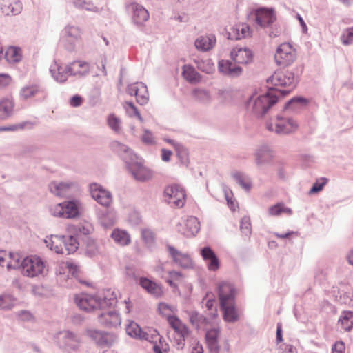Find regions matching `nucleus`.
Masks as SVG:
<instances>
[{"mask_svg":"<svg viewBox=\"0 0 353 353\" xmlns=\"http://www.w3.org/2000/svg\"><path fill=\"white\" fill-rule=\"evenodd\" d=\"M117 301L113 294L108 298H99L97 296L86 293L77 294L74 296V303L78 307L85 312H92L98 309H105L108 307L114 306Z\"/></svg>","mask_w":353,"mask_h":353,"instance_id":"1","label":"nucleus"},{"mask_svg":"<svg viewBox=\"0 0 353 353\" xmlns=\"http://www.w3.org/2000/svg\"><path fill=\"white\" fill-rule=\"evenodd\" d=\"M46 246L52 251L57 254L73 253L77 248L79 243L76 238L69 236L52 235L44 241Z\"/></svg>","mask_w":353,"mask_h":353,"instance_id":"2","label":"nucleus"},{"mask_svg":"<svg viewBox=\"0 0 353 353\" xmlns=\"http://www.w3.org/2000/svg\"><path fill=\"white\" fill-rule=\"evenodd\" d=\"M268 82L276 87L284 88V89L272 88L274 91H279V97L289 94L295 87L294 74L289 70L276 71L268 80Z\"/></svg>","mask_w":353,"mask_h":353,"instance_id":"3","label":"nucleus"},{"mask_svg":"<svg viewBox=\"0 0 353 353\" xmlns=\"http://www.w3.org/2000/svg\"><path fill=\"white\" fill-rule=\"evenodd\" d=\"M21 274L34 278L44 276L48 272V265L40 256L30 255L23 259L21 263Z\"/></svg>","mask_w":353,"mask_h":353,"instance_id":"4","label":"nucleus"},{"mask_svg":"<svg viewBox=\"0 0 353 353\" xmlns=\"http://www.w3.org/2000/svg\"><path fill=\"white\" fill-rule=\"evenodd\" d=\"M278 94H279V91L270 89L265 94L257 97H252L248 103V105L252 108L254 114L262 116L277 101L279 98Z\"/></svg>","mask_w":353,"mask_h":353,"instance_id":"5","label":"nucleus"},{"mask_svg":"<svg viewBox=\"0 0 353 353\" xmlns=\"http://www.w3.org/2000/svg\"><path fill=\"white\" fill-rule=\"evenodd\" d=\"M81 210V203L77 200H72L52 206L50 208V212L54 216L74 219L80 215Z\"/></svg>","mask_w":353,"mask_h":353,"instance_id":"6","label":"nucleus"},{"mask_svg":"<svg viewBox=\"0 0 353 353\" xmlns=\"http://www.w3.org/2000/svg\"><path fill=\"white\" fill-rule=\"evenodd\" d=\"M163 196L166 202L175 208H182L186 201L185 190L178 184H172L165 187Z\"/></svg>","mask_w":353,"mask_h":353,"instance_id":"7","label":"nucleus"},{"mask_svg":"<svg viewBox=\"0 0 353 353\" xmlns=\"http://www.w3.org/2000/svg\"><path fill=\"white\" fill-rule=\"evenodd\" d=\"M296 59V50L289 43L279 45L274 54V60L278 65L288 66Z\"/></svg>","mask_w":353,"mask_h":353,"instance_id":"8","label":"nucleus"},{"mask_svg":"<svg viewBox=\"0 0 353 353\" xmlns=\"http://www.w3.org/2000/svg\"><path fill=\"white\" fill-rule=\"evenodd\" d=\"M268 130L277 134H288L298 129V123L291 118L276 117L267 123Z\"/></svg>","mask_w":353,"mask_h":353,"instance_id":"9","label":"nucleus"},{"mask_svg":"<svg viewBox=\"0 0 353 353\" xmlns=\"http://www.w3.org/2000/svg\"><path fill=\"white\" fill-rule=\"evenodd\" d=\"M256 23L261 28L272 25L276 20V14L273 9L261 8L253 12Z\"/></svg>","mask_w":353,"mask_h":353,"instance_id":"10","label":"nucleus"},{"mask_svg":"<svg viewBox=\"0 0 353 353\" xmlns=\"http://www.w3.org/2000/svg\"><path fill=\"white\" fill-rule=\"evenodd\" d=\"M114 306L108 307L105 309H100L102 312L99 315V322L108 327H116L121 324V318L117 312L113 309Z\"/></svg>","mask_w":353,"mask_h":353,"instance_id":"11","label":"nucleus"},{"mask_svg":"<svg viewBox=\"0 0 353 353\" xmlns=\"http://www.w3.org/2000/svg\"><path fill=\"white\" fill-rule=\"evenodd\" d=\"M126 333L134 338L143 339L149 341H153L159 338V335L156 330H152L151 334L143 333L139 325L132 321H130L125 327Z\"/></svg>","mask_w":353,"mask_h":353,"instance_id":"12","label":"nucleus"},{"mask_svg":"<svg viewBox=\"0 0 353 353\" xmlns=\"http://www.w3.org/2000/svg\"><path fill=\"white\" fill-rule=\"evenodd\" d=\"M57 342L61 348L72 350L79 347L80 339L77 336L65 331L58 334Z\"/></svg>","mask_w":353,"mask_h":353,"instance_id":"13","label":"nucleus"},{"mask_svg":"<svg viewBox=\"0 0 353 353\" xmlns=\"http://www.w3.org/2000/svg\"><path fill=\"white\" fill-rule=\"evenodd\" d=\"M90 189L92 197L99 204L106 207L111 204L112 201L111 194L101 185L93 183L90 185Z\"/></svg>","mask_w":353,"mask_h":353,"instance_id":"14","label":"nucleus"},{"mask_svg":"<svg viewBox=\"0 0 353 353\" xmlns=\"http://www.w3.org/2000/svg\"><path fill=\"white\" fill-rule=\"evenodd\" d=\"M236 290L234 286L227 282H223L219 285V299L221 305L234 303Z\"/></svg>","mask_w":353,"mask_h":353,"instance_id":"15","label":"nucleus"},{"mask_svg":"<svg viewBox=\"0 0 353 353\" xmlns=\"http://www.w3.org/2000/svg\"><path fill=\"white\" fill-rule=\"evenodd\" d=\"M168 323L170 325L174 330L176 334V341L177 343L178 348H182L185 341V338L188 335L189 333L188 327L176 316L170 319Z\"/></svg>","mask_w":353,"mask_h":353,"instance_id":"16","label":"nucleus"},{"mask_svg":"<svg viewBox=\"0 0 353 353\" xmlns=\"http://www.w3.org/2000/svg\"><path fill=\"white\" fill-rule=\"evenodd\" d=\"M200 230V223L197 218L190 216L179 225L178 230L187 237L194 236Z\"/></svg>","mask_w":353,"mask_h":353,"instance_id":"17","label":"nucleus"},{"mask_svg":"<svg viewBox=\"0 0 353 353\" xmlns=\"http://www.w3.org/2000/svg\"><path fill=\"white\" fill-rule=\"evenodd\" d=\"M130 95H134L138 103L145 105L149 99L148 88L143 83H135L130 85L128 88Z\"/></svg>","mask_w":353,"mask_h":353,"instance_id":"18","label":"nucleus"},{"mask_svg":"<svg viewBox=\"0 0 353 353\" xmlns=\"http://www.w3.org/2000/svg\"><path fill=\"white\" fill-rule=\"evenodd\" d=\"M252 34V30L250 26L245 23H241L231 28V31L228 32V37L230 39L239 40L250 37Z\"/></svg>","mask_w":353,"mask_h":353,"instance_id":"19","label":"nucleus"},{"mask_svg":"<svg viewBox=\"0 0 353 353\" xmlns=\"http://www.w3.org/2000/svg\"><path fill=\"white\" fill-rule=\"evenodd\" d=\"M201 255L207 263L210 271L215 272L219 269L220 261L216 254L210 247H204L201 250Z\"/></svg>","mask_w":353,"mask_h":353,"instance_id":"20","label":"nucleus"},{"mask_svg":"<svg viewBox=\"0 0 353 353\" xmlns=\"http://www.w3.org/2000/svg\"><path fill=\"white\" fill-rule=\"evenodd\" d=\"M66 70L72 76L83 77L90 72V66L88 62L78 60L70 63Z\"/></svg>","mask_w":353,"mask_h":353,"instance_id":"21","label":"nucleus"},{"mask_svg":"<svg viewBox=\"0 0 353 353\" xmlns=\"http://www.w3.org/2000/svg\"><path fill=\"white\" fill-rule=\"evenodd\" d=\"M231 57L237 63L248 64L252 61L253 54L248 48H234L231 52Z\"/></svg>","mask_w":353,"mask_h":353,"instance_id":"22","label":"nucleus"},{"mask_svg":"<svg viewBox=\"0 0 353 353\" xmlns=\"http://www.w3.org/2000/svg\"><path fill=\"white\" fill-rule=\"evenodd\" d=\"M14 102L12 97H3L0 100V121L10 117L14 111Z\"/></svg>","mask_w":353,"mask_h":353,"instance_id":"23","label":"nucleus"},{"mask_svg":"<svg viewBox=\"0 0 353 353\" xmlns=\"http://www.w3.org/2000/svg\"><path fill=\"white\" fill-rule=\"evenodd\" d=\"M130 170L134 178L139 181L148 180L152 176L150 170L139 163L131 165Z\"/></svg>","mask_w":353,"mask_h":353,"instance_id":"24","label":"nucleus"},{"mask_svg":"<svg viewBox=\"0 0 353 353\" xmlns=\"http://www.w3.org/2000/svg\"><path fill=\"white\" fill-rule=\"evenodd\" d=\"M72 183L62 182H52L50 184V191L58 196H66L71 192Z\"/></svg>","mask_w":353,"mask_h":353,"instance_id":"25","label":"nucleus"},{"mask_svg":"<svg viewBox=\"0 0 353 353\" xmlns=\"http://www.w3.org/2000/svg\"><path fill=\"white\" fill-rule=\"evenodd\" d=\"M219 68L221 72L230 77H235L242 73V68L232 64L228 60H221L219 62Z\"/></svg>","mask_w":353,"mask_h":353,"instance_id":"26","label":"nucleus"},{"mask_svg":"<svg viewBox=\"0 0 353 353\" xmlns=\"http://www.w3.org/2000/svg\"><path fill=\"white\" fill-rule=\"evenodd\" d=\"M223 311V319L229 323H233L239 320V314L234 303L221 305Z\"/></svg>","mask_w":353,"mask_h":353,"instance_id":"27","label":"nucleus"},{"mask_svg":"<svg viewBox=\"0 0 353 353\" xmlns=\"http://www.w3.org/2000/svg\"><path fill=\"white\" fill-rule=\"evenodd\" d=\"M169 252L174 261L181 267L190 268L192 265V262L189 255L183 254L172 247H169Z\"/></svg>","mask_w":353,"mask_h":353,"instance_id":"28","label":"nucleus"},{"mask_svg":"<svg viewBox=\"0 0 353 353\" xmlns=\"http://www.w3.org/2000/svg\"><path fill=\"white\" fill-rule=\"evenodd\" d=\"M216 43L214 35L201 36L195 41L196 48L201 51H208L212 49Z\"/></svg>","mask_w":353,"mask_h":353,"instance_id":"29","label":"nucleus"},{"mask_svg":"<svg viewBox=\"0 0 353 353\" xmlns=\"http://www.w3.org/2000/svg\"><path fill=\"white\" fill-rule=\"evenodd\" d=\"M139 283L141 285V287L144 288L150 294L157 297H159L163 295V290L161 287L157 285L156 283L146 278H141Z\"/></svg>","mask_w":353,"mask_h":353,"instance_id":"30","label":"nucleus"},{"mask_svg":"<svg viewBox=\"0 0 353 353\" xmlns=\"http://www.w3.org/2000/svg\"><path fill=\"white\" fill-rule=\"evenodd\" d=\"M182 77L185 80L192 84H196L201 81V75L194 67L185 65L182 68Z\"/></svg>","mask_w":353,"mask_h":353,"instance_id":"31","label":"nucleus"},{"mask_svg":"<svg viewBox=\"0 0 353 353\" xmlns=\"http://www.w3.org/2000/svg\"><path fill=\"white\" fill-rule=\"evenodd\" d=\"M133 20L137 24H142L149 18V13L146 9L138 4H133Z\"/></svg>","mask_w":353,"mask_h":353,"instance_id":"32","label":"nucleus"},{"mask_svg":"<svg viewBox=\"0 0 353 353\" xmlns=\"http://www.w3.org/2000/svg\"><path fill=\"white\" fill-rule=\"evenodd\" d=\"M111 237L115 243L123 246L128 245L131 241L129 234L126 231L120 229L114 230Z\"/></svg>","mask_w":353,"mask_h":353,"instance_id":"33","label":"nucleus"},{"mask_svg":"<svg viewBox=\"0 0 353 353\" xmlns=\"http://www.w3.org/2000/svg\"><path fill=\"white\" fill-rule=\"evenodd\" d=\"M43 90L37 85H31L23 87L20 92V97L27 100L32 98L39 94L43 93Z\"/></svg>","mask_w":353,"mask_h":353,"instance_id":"34","label":"nucleus"},{"mask_svg":"<svg viewBox=\"0 0 353 353\" xmlns=\"http://www.w3.org/2000/svg\"><path fill=\"white\" fill-rule=\"evenodd\" d=\"M219 330L217 329H212L208 330L205 334V339L209 349L211 351L217 352Z\"/></svg>","mask_w":353,"mask_h":353,"instance_id":"35","label":"nucleus"},{"mask_svg":"<svg viewBox=\"0 0 353 353\" xmlns=\"http://www.w3.org/2000/svg\"><path fill=\"white\" fill-rule=\"evenodd\" d=\"M5 58L9 63H17L22 58L21 48L14 46L8 48L5 53Z\"/></svg>","mask_w":353,"mask_h":353,"instance_id":"36","label":"nucleus"},{"mask_svg":"<svg viewBox=\"0 0 353 353\" xmlns=\"http://www.w3.org/2000/svg\"><path fill=\"white\" fill-rule=\"evenodd\" d=\"M1 11L6 15L17 14L21 12V1H6V3L1 6Z\"/></svg>","mask_w":353,"mask_h":353,"instance_id":"37","label":"nucleus"},{"mask_svg":"<svg viewBox=\"0 0 353 353\" xmlns=\"http://www.w3.org/2000/svg\"><path fill=\"white\" fill-rule=\"evenodd\" d=\"M339 323L345 331H350L353 327V312H343L339 318Z\"/></svg>","mask_w":353,"mask_h":353,"instance_id":"38","label":"nucleus"},{"mask_svg":"<svg viewBox=\"0 0 353 353\" xmlns=\"http://www.w3.org/2000/svg\"><path fill=\"white\" fill-rule=\"evenodd\" d=\"M123 108L125 110L127 114L130 117H136L141 122L143 121V119L140 114L138 109L132 102L126 101L123 103Z\"/></svg>","mask_w":353,"mask_h":353,"instance_id":"39","label":"nucleus"},{"mask_svg":"<svg viewBox=\"0 0 353 353\" xmlns=\"http://www.w3.org/2000/svg\"><path fill=\"white\" fill-rule=\"evenodd\" d=\"M308 100L303 97H295L289 101L286 104L285 108L296 109L300 107L306 106L308 103Z\"/></svg>","mask_w":353,"mask_h":353,"instance_id":"40","label":"nucleus"},{"mask_svg":"<svg viewBox=\"0 0 353 353\" xmlns=\"http://www.w3.org/2000/svg\"><path fill=\"white\" fill-rule=\"evenodd\" d=\"M7 268L15 269L21 268L20 256L17 253H10L8 255Z\"/></svg>","mask_w":353,"mask_h":353,"instance_id":"41","label":"nucleus"},{"mask_svg":"<svg viewBox=\"0 0 353 353\" xmlns=\"http://www.w3.org/2000/svg\"><path fill=\"white\" fill-rule=\"evenodd\" d=\"M158 310L162 316L167 318L168 321H170V319L175 316L173 315L174 312V308L164 303H161L159 305Z\"/></svg>","mask_w":353,"mask_h":353,"instance_id":"42","label":"nucleus"},{"mask_svg":"<svg viewBox=\"0 0 353 353\" xmlns=\"http://www.w3.org/2000/svg\"><path fill=\"white\" fill-rule=\"evenodd\" d=\"M283 212L291 214L292 210L288 208H285L282 203H277L270 207L269 209V213L272 216H278Z\"/></svg>","mask_w":353,"mask_h":353,"instance_id":"43","label":"nucleus"},{"mask_svg":"<svg viewBox=\"0 0 353 353\" xmlns=\"http://www.w3.org/2000/svg\"><path fill=\"white\" fill-rule=\"evenodd\" d=\"M108 126L115 132H119L121 130V121L115 114H111L107 119Z\"/></svg>","mask_w":353,"mask_h":353,"instance_id":"44","label":"nucleus"},{"mask_svg":"<svg viewBox=\"0 0 353 353\" xmlns=\"http://www.w3.org/2000/svg\"><path fill=\"white\" fill-rule=\"evenodd\" d=\"M192 94L194 97L201 101V102H207L210 101V96L208 91L200 89V88H196L192 91Z\"/></svg>","mask_w":353,"mask_h":353,"instance_id":"45","label":"nucleus"},{"mask_svg":"<svg viewBox=\"0 0 353 353\" xmlns=\"http://www.w3.org/2000/svg\"><path fill=\"white\" fill-rule=\"evenodd\" d=\"M256 161L258 164L263 162L270 161L272 159V154L267 149H262L259 150L256 154Z\"/></svg>","mask_w":353,"mask_h":353,"instance_id":"46","label":"nucleus"},{"mask_svg":"<svg viewBox=\"0 0 353 353\" xmlns=\"http://www.w3.org/2000/svg\"><path fill=\"white\" fill-rule=\"evenodd\" d=\"M88 334L90 338H92L99 344H103L106 341L105 339V335L103 333L97 330H88Z\"/></svg>","mask_w":353,"mask_h":353,"instance_id":"47","label":"nucleus"},{"mask_svg":"<svg viewBox=\"0 0 353 353\" xmlns=\"http://www.w3.org/2000/svg\"><path fill=\"white\" fill-rule=\"evenodd\" d=\"M328 180L327 178H320L316 180V183L313 185L312 188L310 189L309 193L310 194H316L321 191L324 187V185L327 183Z\"/></svg>","mask_w":353,"mask_h":353,"instance_id":"48","label":"nucleus"},{"mask_svg":"<svg viewBox=\"0 0 353 353\" xmlns=\"http://www.w3.org/2000/svg\"><path fill=\"white\" fill-rule=\"evenodd\" d=\"M342 43L345 45L353 43V28L347 29L341 36Z\"/></svg>","mask_w":353,"mask_h":353,"instance_id":"49","label":"nucleus"},{"mask_svg":"<svg viewBox=\"0 0 353 353\" xmlns=\"http://www.w3.org/2000/svg\"><path fill=\"white\" fill-rule=\"evenodd\" d=\"M241 231L245 235L251 234V223L248 217H243L241 221Z\"/></svg>","mask_w":353,"mask_h":353,"instance_id":"50","label":"nucleus"},{"mask_svg":"<svg viewBox=\"0 0 353 353\" xmlns=\"http://www.w3.org/2000/svg\"><path fill=\"white\" fill-rule=\"evenodd\" d=\"M205 307L208 310L210 311V315H211L212 317L217 316V309L216 306V302L214 299L208 300L205 303Z\"/></svg>","mask_w":353,"mask_h":353,"instance_id":"51","label":"nucleus"},{"mask_svg":"<svg viewBox=\"0 0 353 353\" xmlns=\"http://www.w3.org/2000/svg\"><path fill=\"white\" fill-rule=\"evenodd\" d=\"M345 345L342 341H336L332 347V353H345Z\"/></svg>","mask_w":353,"mask_h":353,"instance_id":"52","label":"nucleus"},{"mask_svg":"<svg viewBox=\"0 0 353 353\" xmlns=\"http://www.w3.org/2000/svg\"><path fill=\"white\" fill-rule=\"evenodd\" d=\"M142 237L146 243H152L154 238L153 232L147 229L142 230Z\"/></svg>","mask_w":353,"mask_h":353,"instance_id":"53","label":"nucleus"},{"mask_svg":"<svg viewBox=\"0 0 353 353\" xmlns=\"http://www.w3.org/2000/svg\"><path fill=\"white\" fill-rule=\"evenodd\" d=\"M61 268H68L69 272L71 273L72 275L75 274L78 271L77 266L69 261L63 262L61 263Z\"/></svg>","mask_w":353,"mask_h":353,"instance_id":"54","label":"nucleus"},{"mask_svg":"<svg viewBox=\"0 0 353 353\" xmlns=\"http://www.w3.org/2000/svg\"><path fill=\"white\" fill-rule=\"evenodd\" d=\"M199 67L201 70L205 72L206 73H210L214 69L213 63H211L210 61L202 62L200 63Z\"/></svg>","mask_w":353,"mask_h":353,"instance_id":"55","label":"nucleus"},{"mask_svg":"<svg viewBox=\"0 0 353 353\" xmlns=\"http://www.w3.org/2000/svg\"><path fill=\"white\" fill-rule=\"evenodd\" d=\"M66 32L68 36L78 38L80 37L81 33L78 28L74 26H69L66 28Z\"/></svg>","mask_w":353,"mask_h":353,"instance_id":"56","label":"nucleus"},{"mask_svg":"<svg viewBox=\"0 0 353 353\" xmlns=\"http://www.w3.org/2000/svg\"><path fill=\"white\" fill-rule=\"evenodd\" d=\"M12 79L8 74H0V88L8 86L11 83Z\"/></svg>","mask_w":353,"mask_h":353,"instance_id":"57","label":"nucleus"},{"mask_svg":"<svg viewBox=\"0 0 353 353\" xmlns=\"http://www.w3.org/2000/svg\"><path fill=\"white\" fill-rule=\"evenodd\" d=\"M142 140L144 143H153L154 137H153L152 134L150 132L145 130L144 132V134H143Z\"/></svg>","mask_w":353,"mask_h":353,"instance_id":"58","label":"nucleus"},{"mask_svg":"<svg viewBox=\"0 0 353 353\" xmlns=\"http://www.w3.org/2000/svg\"><path fill=\"white\" fill-rule=\"evenodd\" d=\"M82 98L78 95L72 97L70 101V104L72 107H78L82 103Z\"/></svg>","mask_w":353,"mask_h":353,"instance_id":"59","label":"nucleus"},{"mask_svg":"<svg viewBox=\"0 0 353 353\" xmlns=\"http://www.w3.org/2000/svg\"><path fill=\"white\" fill-rule=\"evenodd\" d=\"M112 147L114 150H117V152H119V150L127 152L128 150V148L125 145H122L117 141L112 142Z\"/></svg>","mask_w":353,"mask_h":353,"instance_id":"60","label":"nucleus"},{"mask_svg":"<svg viewBox=\"0 0 353 353\" xmlns=\"http://www.w3.org/2000/svg\"><path fill=\"white\" fill-rule=\"evenodd\" d=\"M292 235H298L297 232H288L284 234L275 233V236L279 239H287Z\"/></svg>","mask_w":353,"mask_h":353,"instance_id":"61","label":"nucleus"},{"mask_svg":"<svg viewBox=\"0 0 353 353\" xmlns=\"http://www.w3.org/2000/svg\"><path fill=\"white\" fill-rule=\"evenodd\" d=\"M238 181L239 184L246 190H249L251 188V183L249 181H245L243 178H239Z\"/></svg>","mask_w":353,"mask_h":353,"instance_id":"62","label":"nucleus"},{"mask_svg":"<svg viewBox=\"0 0 353 353\" xmlns=\"http://www.w3.org/2000/svg\"><path fill=\"white\" fill-rule=\"evenodd\" d=\"M161 153H162V159L164 161H168L170 159V157L172 156V152L170 150H167L165 149H162L161 150Z\"/></svg>","mask_w":353,"mask_h":353,"instance_id":"63","label":"nucleus"},{"mask_svg":"<svg viewBox=\"0 0 353 353\" xmlns=\"http://www.w3.org/2000/svg\"><path fill=\"white\" fill-rule=\"evenodd\" d=\"M192 353H203V346L200 343H196L194 344V347H192Z\"/></svg>","mask_w":353,"mask_h":353,"instance_id":"64","label":"nucleus"}]
</instances>
